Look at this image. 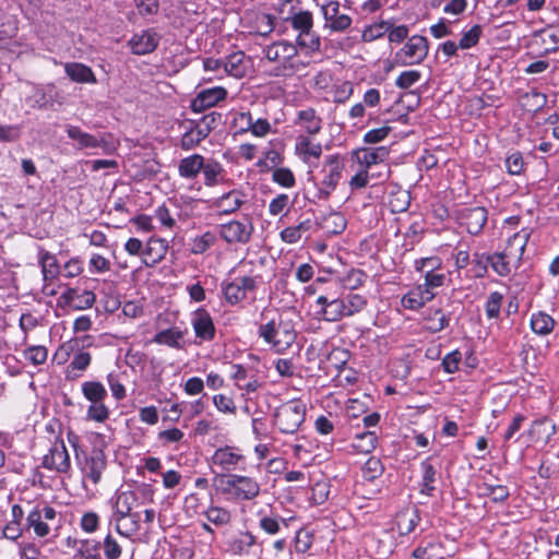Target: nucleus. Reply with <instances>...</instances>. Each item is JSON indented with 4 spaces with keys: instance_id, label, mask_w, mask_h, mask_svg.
I'll return each mask as SVG.
<instances>
[{
    "instance_id": "nucleus-30",
    "label": "nucleus",
    "mask_w": 559,
    "mask_h": 559,
    "mask_svg": "<svg viewBox=\"0 0 559 559\" xmlns=\"http://www.w3.org/2000/svg\"><path fill=\"white\" fill-rule=\"evenodd\" d=\"M66 132L71 140L75 141L78 150L97 148L102 145V141L96 135L84 132L80 127L67 126Z\"/></svg>"
},
{
    "instance_id": "nucleus-39",
    "label": "nucleus",
    "mask_w": 559,
    "mask_h": 559,
    "mask_svg": "<svg viewBox=\"0 0 559 559\" xmlns=\"http://www.w3.org/2000/svg\"><path fill=\"white\" fill-rule=\"evenodd\" d=\"M286 22H288L298 34L313 28V16L310 11L300 10L295 12L286 19Z\"/></svg>"
},
{
    "instance_id": "nucleus-22",
    "label": "nucleus",
    "mask_w": 559,
    "mask_h": 559,
    "mask_svg": "<svg viewBox=\"0 0 559 559\" xmlns=\"http://www.w3.org/2000/svg\"><path fill=\"white\" fill-rule=\"evenodd\" d=\"M106 464L105 453L102 450L95 449L91 452V455L86 457L82 471L93 481V484H97L102 478Z\"/></svg>"
},
{
    "instance_id": "nucleus-45",
    "label": "nucleus",
    "mask_w": 559,
    "mask_h": 559,
    "mask_svg": "<svg viewBox=\"0 0 559 559\" xmlns=\"http://www.w3.org/2000/svg\"><path fill=\"white\" fill-rule=\"evenodd\" d=\"M343 301L345 304L347 317H352L360 312L367 306L366 297L359 294L349 293L346 295V297L343 298Z\"/></svg>"
},
{
    "instance_id": "nucleus-42",
    "label": "nucleus",
    "mask_w": 559,
    "mask_h": 559,
    "mask_svg": "<svg viewBox=\"0 0 559 559\" xmlns=\"http://www.w3.org/2000/svg\"><path fill=\"white\" fill-rule=\"evenodd\" d=\"M377 441L378 438L374 431L357 433L353 442V448L360 453H370L376 449Z\"/></svg>"
},
{
    "instance_id": "nucleus-40",
    "label": "nucleus",
    "mask_w": 559,
    "mask_h": 559,
    "mask_svg": "<svg viewBox=\"0 0 559 559\" xmlns=\"http://www.w3.org/2000/svg\"><path fill=\"white\" fill-rule=\"evenodd\" d=\"M312 227V222L306 219L300 222L296 226H290L281 231V239L287 243H295L301 239V237L308 233Z\"/></svg>"
},
{
    "instance_id": "nucleus-36",
    "label": "nucleus",
    "mask_w": 559,
    "mask_h": 559,
    "mask_svg": "<svg viewBox=\"0 0 559 559\" xmlns=\"http://www.w3.org/2000/svg\"><path fill=\"white\" fill-rule=\"evenodd\" d=\"M530 324L535 334L544 336L554 331L556 322L548 313L538 311L532 314Z\"/></svg>"
},
{
    "instance_id": "nucleus-50",
    "label": "nucleus",
    "mask_w": 559,
    "mask_h": 559,
    "mask_svg": "<svg viewBox=\"0 0 559 559\" xmlns=\"http://www.w3.org/2000/svg\"><path fill=\"white\" fill-rule=\"evenodd\" d=\"M384 467L380 459L371 456L369 457L364 466L362 474L367 480H373L382 475Z\"/></svg>"
},
{
    "instance_id": "nucleus-44",
    "label": "nucleus",
    "mask_w": 559,
    "mask_h": 559,
    "mask_svg": "<svg viewBox=\"0 0 559 559\" xmlns=\"http://www.w3.org/2000/svg\"><path fill=\"white\" fill-rule=\"evenodd\" d=\"M391 26L392 24L388 21H381L369 25L362 31L361 38L365 43H371L388 33Z\"/></svg>"
},
{
    "instance_id": "nucleus-25",
    "label": "nucleus",
    "mask_w": 559,
    "mask_h": 559,
    "mask_svg": "<svg viewBox=\"0 0 559 559\" xmlns=\"http://www.w3.org/2000/svg\"><path fill=\"white\" fill-rule=\"evenodd\" d=\"M168 251V242L162 238H150L143 250V262L145 265L159 263Z\"/></svg>"
},
{
    "instance_id": "nucleus-60",
    "label": "nucleus",
    "mask_w": 559,
    "mask_h": 559,
    "mask_svg": "<svg viewBox=\"0 0 559 559\" xmlns=\"http://www.w3.org/2000/svg\"><path fill=\"white\" fill-rule=\"evenodd\" d=\"M213 403L217 411L224 413V414H235L236 413V405L231 397L225 395V394H216L213 396Z\"/></svg>"
},
{
    "instance_id": "nucleus-8",
    "label": "nucleus",
    "mask_w": 559,
    "mask_h": 559,
    "mask_svg": "<svg viewBox=\"0 0 559 559\" xmlns=\"http://www.w3.org/2000/svg\"><path fill=\"white\" fill-rule=\"evenodd\" d=\"M344 168L345 164L340 155H330L326 158L321 170L323 177L319 188L320 198L326 199L335 190L342 178Z\"/></svg>"
},
{
    "instance_id": "nucleus-48",
    "label": "nucleus",
    "mask_w": 559,
    "mask_h": 559,
    "mask_svg": "<svg viewBox=\"0 0 559 559\" xmlns=\"http://www.w3.org/2000/svg\"><path fill=\"white\" fill-rule=\"evenodd\" d=\"M448 324L449 318L440 309H436L426 318V329L432 333L442 331Z\"/></svg>"
},
{
    "instance_id": "nucleus-62",
    "label": "nucleus",
    "mask_w": 559,
    "mask_h": 559,
    "mask_svg": "<svg viewBox=\"0 0 559 559\" xmlns=\"http://www.w3.org/2000/svg\"><path fill=\"white\" fill-rule=\"evenodd\" d=\"M99 545V543L90 545L88 542H84L83 545L78 549L75 558L80 557L81 559H102V556L98 552Z\"/></svg>"
},
{
    "instance_id": "nucleus-24",
    "label": "nucleus",
    "mask_w": 559,
    "mask_h": 559,
    "mask_svg": "<svg viewBox=\"0 0 559 559\" xmlns=\"http://www.w3.org/2000/svg\"><path fill=\"white\" fill-rule=\"evenodd\" d=\"M204 158L198 153L181 158L178 163V175L186 180H195L204 167Z\"/></svg>"
},
{
    "instance_id": "nucleus-23",
    "label": "nucleus",
    "mask_w": 559,
    "mask_h": 559,
    "mask_svg": "<svg viewBox=\"0 0 559 559\" xmlns=\"http://www.w3.org/2000/svg\"><path fill=\"white\" fill-rule=\"evenodd\" d=\"M389 154L390 150L386 146L359 148L354 153L358 164L367 170L373 165L384 162L389 157Z\"/></svg>"
},
{
    "instance_id": "nucleus-17",
    "label": "nucleus",
    "mask_w": 559,
    "mask_h": 559,
    "mask_svg": "<svg viewBox=\"0 0 559 559\" xmlns=\"http://www.w3.org/2000/svg\"><path fill=\"white\" fill-rule=\"evenodd\" d=\"M487 210L483 206L466 207L460 211L459 219L471 235H478L487 222Z\"/></svg>"
},
{
    "instance_id": "nucleus-13",
    "label": "nucleus",
    "mask_w": 559,
    "mask_h": 559,
    "mask_svg": "<svg viewBox=\"0 0 559 559\" xmlns=\"http://www.w3.org/2000/svg\"><path fill=\"white\" fill-rule=\"evenodd\" d=\"M212 463L222 471L230 473L246 463V456L239 448L225 445L215 450L212 455Z\"/></svg>"
},
{
    "instance_id": "nucleus-64",
    "label": "nucleus",
    "mask_w": 559,
    "mask_h": 559,
    "mask_svg": "<svg viewBox=\"0 0 559 559\" xmlns=\"http://www.w3.org/2000/svg\"><path fill=\"white\" fill-rule=\"evenodd\" d=\"M95 300L96 296L92 290L79 292L73 308L80 310L88 309L94 305Z\"/></svg>"
},
{
    "instance_id": "nucleus-41",
    "label": "nucleus",
    "mask_w": 559,
    "mask_h": 559,
    "mask_svg": "<svg viewBox=\"0 0 559 559\" xmlns=\"http://www.w3.org/2000/svg\"><path fill=\"white\" fill-rule=\"evenodd\" d=\"M202 514L205 515L209 522L216 526L227 525L231 521L230 512L218 506H210L207 509L202 510Z\"/></svg>"
},
{
    "instance_id": "nucleus-49",
    "label": "nucleus",
    "mask_w": 559,
    "mask_h": 559,
    "mask_svg": "<svg viewBox=\"0 0 559 559\" xmlns=\"http://www.w3.org/2000/svg\"><path fill=\"white\" fill-rule=\"evenodd\" d=\"M483 34V28L480 25L476 24L471 29L463 32L462 37L459 41V46L461 49H469L476 46L479 41V38Z\"/></svg>"
},
{
    "instance_id": "nucleus-27",
    "label": "nucleus",
    "mask_w": 559,
    "mask_h": 559,
    "mask_svg": "<svg viewBox=\"0 0 559 559\" xmlns=\"http://www.w3.org/2000/svg\"><path fill=\"white\" fill-rule=\"evenodd\" d=\"M138 503V496L131 490L119 491L112 499L114 513L112 516L124 518V515L133 512Z\"/></svg>"
},
{
    "instance_id": "nucleus-1",
    "label": "nucleus",
    "mask_w": 559,
    "mask_h": 559,
    "mask_svg": "<svg viewBox=\"0 0 559 559\" xmlns=\"http://www.w3.org/2000/svg\"><path fill=\"white\" fill-rule=\"evenodd\" d=\"M218 490L227 500L234 502L252 501L260 496V483L250 476L224 473L217 475Z\"/></svg>"
},
{
    "instance_id": "nucleus-11",
    "label": "nucleus",
    "mask_w": 559,
    "mask_h": 559,
    "mask_svg": "<svg viewBox=\"0 0 559 559\" xmlns=\"http://www.w3.org/2000/svg\"><path fill=\"white\" fill-rule=\"evenodd\" d=\"M253 225L249 219L230 221L219 226V236L227 243H247L253 233Z\"/></svg>"
},
{
    "instance_id": "nucleus-21",
    "label": "nucleus",
    "mask_w": 559,
    "mask_h": 559,
    "mask_svg": "<svg viewBox=\"0 0 559 559\" xmlns=\"http://www.w3.org/2000/svg\"><path fill=\"white\" fill-rule=\"evenodd\" d=\"M317 305L321 307L322 316L325 321L336 322L343 317H347L343 298L329 300L326 296H319Z\"/></svg>"
},
{
    "instance_id": "nucleus-18",
    "label": "nucleus",
    "mask_w": 559,
    "mask_h": 559,
    "mask_svg": "<svg viewBox=\"0 0 559 559\" xmlns=\"http://www.w3.org/2000/svg\"><path fill=\"white\" fill-rule=\"evenodd\" d=\"M159 44V36L154 29H145L134 34L128 45L134 55H146L153 52Z\"/></svg>"
},
{
    "instance_id": "nucleus-28",
    "label": "nucleus",
    "mask_w": 559,
    "mask_h": 559,
    "mask_svg": "<svg viewBox=\"0 0 559 559\" xmlns=\"http://www.w3.org/2000/svg\"><path fill=\"white\" fill-rule=\"evenodd\" d=\"M248 62L242 51H236L224 58V73L236 79H241L247 74Z\"/></svg>"
},
{
    "instance_id": "nucleus-16",
    "label": "nucleus",
    "mask_w": 559,
    "mask_h": 559,
    "mask_svg": "<svg viewBox=\"0 0 559 559\" xmlns=\"http://www.w3.org/2000/svg\"><path fill=\"white\" fill-rule=\"evenodd\" d=\"M227 97L226 88L215 86L200 91L191 102V109L194 112H202L207 108L217 105Z\"/></svg>"
},
{
    "instance_id": "nucleus-56",
    "label": "nucleus",
    "mask_w": 559,
    "mask_h": 559,
    "mask_svg": "<svg viewBox=\"0 0 559 559\" xmlns=\"http://www.w3.org/2000/svg\"><path fill=\"white\" fill-rule=\"evenodd\" d=\"M103 548L106 559H119L121 557L122 547L110 534L105 537Z\"/></svg>"
},
{
    "instance_id": "nucleus-61",
    "label": "nucleus",
    "mask_w": 559,
    "mask_h": 559,
    "mask_svg": "<svg viewBox=\"0 0 559 559\" xmlns=\"http://www.w3.org/2000/svg\"><path fill=\"white\" fill-rule=\"evenodd\" d=\"M506 168L510 175H520L524 168L522 154L520 152L510 154L506 159Z\"/></svg>"
},
{
    "instance_id": "nucleus-7",
    "label": "nucleus",
    "mask_w": 559,
    "mask_h": 559,
    "mask_svg": "<svg viewBox=\"0 0 559 559\" xmlns=\"http://www.w3.org/2000/svg\"><path fill=\"white\" fill-rule=\"evenodd\" d=\"M222 115L216 111L204 115L193 127L187 130L180 140V147L190 151L198 146L221 122Z\"/></svg>"
},
{
    "instance_id": "nucleus-15",
    "label": "nucleus",
    "mask_w": 559,
    "mask_h": 559,
    "mask_svg": "<svg viewBox=\"0 0 559 559\" xmlns=\"http://www.w3.org/2000/svg\"><path fill=\"white\" fill-rule=\"evenodd\" d=\"M322 14L325 21L324 27L332 32H344L352 25V17L340 13V3L336 1L322 5Z\"/></svg>"
},
{
    "instance_id": "nucleus-53",
    "label": "nucleus",
    "mask_w": 559,
    "mask_h": 559,
    "mask_svg": "<svg viewBox=\"0 0 559 559\" xmlns=\"http://www.w3.org/2000/svg\"><path fill=\"white\" fill-rule=\"evenodd\" d=\"M441 267V260L438 257L421 258L415 261V269L421 273H435Z\"/></svg>"
},
{
    "instance_id": "nucleus-43",
    "label": "nucleus",
    "mask_w": 559,
    "mask_h": 559,
    "mask_svg": "<svg viewBox=\"0 0 559 559\" xmlns=\"http://www.w3.org/2000/svg\"><path fill=\"white\" fill-rule=\"evenodd\" d=\"M296 41L298 47L307 49L309 52L320 50V36L313 31V28H311V31H306L305 33L298 34Z\"/></svg>"
},
{
    "instance_id": "nucleus-55",
    "label": "nucleus",
    "mask_w": 559,
    "mask_h": 559,
    "mask_svg": "<svg viewBox=\"0 0 559 559\" xmlns=\"http://www.w3.org/2000/svg\"><path fill=\"white\" fill-rule=\"evenodd\" d=\"M421 78V73L417 70H408L402 72L395 80L399 88L406 90L417 83Z\"/></svg>"
},
{
    "instance_id": "nucleus-58",
    "label": "nucleus",
    "mask_w": 559,
    "mask_h": 559,
    "mask_svg": "<svg viewBox=\"0 0 559 559\" xmlns=\"http://www.w3.org/2000/svg\"><path fill=\"white\" fill-rule=\"evenodd\" d=\"M462 360V353L459 349L447 354L442 359V367L447 373H454L459 370Z\"/></svg>"
},
{
    "instance_id": "nucleus-38",
    "label": "nucleus",
    "mask_w": 559,
    "mask_h": 559,
    "mask_svg": "<svg viewBox=\"0 0 559 559\" xmlns=\"http://www.w3.org/2000/svg\"><path fill=\"white\" fill-rule=\"evenodd\" d=\"M183 338V332L177 328H170L156 333L153 342L159 345H166L174 348H180V341Z\"/></svg>"
},
{
    "instance_id": "nucleus-2",
    "label": "nucleus",
    "mask_w": 559,
    "mask_h": 559,
    "mask_svg": "<svg viewBox=\"0 0 559 559\" xmlns=\"http://www.w3.org/2000/svg\"><path fill=\"white\" fill-rule=\"evenodd\" d=\"M263 53L269 61L278 63L273 71L275 76H292L306 68L305 62L295 59L298 55V49L290 41L280 40L267 45L263 49Z\"/></svg>"
},
{
    "instance_id": "nucleus-26",
    "label": "nucleus",
    "mask_w": 559,
    "mask_h": 559,
    "mask_svg": "<svg viewBox=\"0 0 559 559\" xmlns=\"http://www.w3.org/2000/svg\"><path fill=\"white\" fill-rule=\"evenodd\" d=\"M295 152L305 163H310L312 158L318 159L321 156L322 145L312 142L308 135L300 134L296 139Z\"/></svg>"
},
{
    "instance_id": "nucleus-33",
    "label": "nucleus",
    "mask_w": 559,
    "mask_h": 559,
    "mask_svg": "<svg viewBox=\"0 0 559 559\" xmlns=\"http://www.w3.org/2000/svg\"><path fill=\"white\" fill-rule=\"evenodd\" d=\"M420 521L417 509H407L400 512L396 516V526L400 535L411 534Z\"/></svg>"
},
{
    "instance_id": "nucleus-54",
    "label": "nucleus",
    "mask_w": 559,
    "mask_h": 559,
    "mask_svg": "<svg viewBox=\"0 0 559 559\" xmlns=\"http://www.w3.org/2000/svg\"><path fill=\"white\" fill-rule=\"evenodd\" d=\"M252 115L250 111L236 112L233 119V126L237 129V133L243 134L250 131L252 127Z\"/></svg>"
},
{
    "instance_id": "nucleus-52",
    "label": "nucleus",
    "mask_w": 559,
    "mask_h": 559,
    "mask_svg": "<svg viewBox=\"0 0 559 559\" xmlns=\"http://www.w3.org/2000/svg\"><path fill=\"white\" fill-rule=\"evenodd\" d=\"M502 300H503V295L499 292H493L489 295V297L485 304L486 316L489 319L499 317Z\"/></svg>"
},
{
    "instance_id": "nucleus-20",
    "label": "nucleus",
    "mask_w": 559,
    "mask_h": 559,
    "mask_svg": "<svg viewBox=\"0 0 559 559\" xmlns=\"http://www.w3.org/2000/svg\"><path fill=\"white\" fill-rule=\"evenodd\" d=\"M245 203V194L239 190H231L223 195L216 198L213 201V207L217 210L219 214H231L238 211Z\"/></svg>"
},
{
    "instance_id": "nucleus-63",
    "label": "nucleus",
    "mask_w": 559,
    "mask_h": 559,
    "mask_svg": "<svg viewBox=\"0 0 559 559\" xmlns=\"http://www.w3.org/2000/svg\"><path fill=\"white\" fill-rule=\"evenodd\" d=\"M271 123L265 118L252 119V127L250 131L252 135L257 138H264L271 132Z\"/></svg>"
},
{
    "instance_id": "nucleus-29",
    "label": "nucleus",
    "mask_w": 559,
    "mask_h": 559,
    "mask_svg": "<svg viewBox=\"0 0 559 559\" xmlns=\"http://www.w3.org/2000/svg\"><path fill=\"white\" fill-rule=\"evenodd\" d=\"M118 534L123 537H131L140 531L141 515L139 512H130L124 518L112 516Z\"/></svg>"
},
{
    "instance_id": "nucleus-31",
    "label": "nucleus",
    "mask_w": 559,
    "mask_h": 559,
    "mask_svg": "<svg viewBox=\"0 0 559 559\" xmlns=\"http://www.w3.org/2000/svg\"><path fill=\"white\" fill-rule=\"evenodd\" d=\"M201 174L203 175L204 185L206 187H215L223 181L225 170L219 162L213 158H204V167Z\"/></svg>"
},
{
    "instance_id": "nucleus-32",
    "label": "nucleus",
    "mask_w": 559,
    "mask_h": 559,
    "mask_svg": "<svg viewBox=\"0 0 559 559\" xmlns=\"http://www.w3.org/2000/svg\"><path fill=\"white\" fill-rule=\"evenodd\" d=\"M67 75L78 83H96L92 69L83 63L70 62L64 67Z\"/></svg>"
},
{
    "instance_id": "nucleus-51",
    "label": "nucleus",
    "mask_w": 559,
    "mask_h": 559,
    "mask_svg": "<svg viewBox=\"0 0 559 559\" xmlns=\"http://www.w3.org/2000/svg\"><path fill=\"white\" fill-rule=\"evenodd\" d=\"M24 357L34 366H39L47 360L48 350L45 346H31L24 350Z\"/></svg>"
},
{
    "instance_id": "nucleus-46",
    "label": "nucleus",
    "mask_w": 559,
    "mask_h": 559,
    "mask_svg": "<svg viewBox=\"0 0 559 559\" xmlns=\"http://www.w3.org/2000/svg\"><path fill=\"white\" fill-rule=\"evenodd\" d=\"M216 236L212 231H205L192 240L190 251L193 254H202L214 246Z\"/></svg>"
},
{
    "instance_id": "nucleus-59",
    "label": "nucleus",
    "mask_w": 559,
    "mask_h": 559,
    "mask_svg": "<svg viewBox=\"0 0 559 559\" xmlns=\"http://www.w3.org/2000/svg\"><path fill=\"white\" fill-rule=\"evenodd\" d=\"M438 548L437 544L428 542L425 546L420 545L415 548L412 555L415 559H442L435 552Z\"/></svg>"
},
{
    "instance_id": "nucleus-10",
    "label": "nucleus",
    "mask_w": 559,
    "mask_h": 559,
    "mask_svg": "<svg viewBox=\"0 0 559 559\" xmlns=\"http://www.w3.org/2000/svg\"><path fill=\"white\" fill-rule=\"evenodd\" d=\"M56 510L48 504H37L28 513L26 518L27 528H33L37 537H46L50 533V526L48 522L56 519Z\"/></svg>"
},
{
    "instance_id": "nucleus-47",
    "label": "nucleus",
    "mask_w": 559,
    "mask_h": 559,
    "mask_svg": "<svg viewBox=\"0 0 559 559\" xmlns=\"http://www.w3.org/2000/svg\"><path fill=\"white\" fill-rule=\"evenodd\" d=\"M510 258L504 251L490 255V265L500 276H508L511 273Z\"/></svg>"
},
{
    "instance_id": "nucleus-4",
    "label": "nucleus",
    "mask_w": 559,
    "mask_h": 559,
    "mask_svg": "<svg viewBox=\"0 0 559 559\" xmlns=\"http://www.w3.org/2000/svg\"><path fill=\"white\" fill-rule=\"evenodd\" d=\"M260 337L277 350H284L293 344L296 338L295 331L288 322H284L281 317L272 318L266 323L261 324L258 330Z\"/></svg>"
},
{
    "instance_id": "nucleus-14",
    "label": "nucleus",
    "mask_w": 559,
    "mask_h": 559,
    "mask_svg": "<svg viewBox=\"0 0 559 559\" xmlns=\"http://www.w3.org/2000/svg\"><path fill=\"white\" fill-rule=\"evenodd\" d=\"M191 324L198 338L211 342L215 337L216 329L213 319L205 308H198L192 313Z\"/></svg>"
},
{
    "instance_id": "nucleus-34",
    "label": "nucleus",
    "mask_w": 559,
    "mask_h": 559,
    "mask_svg": "<svg viewBox=\"0 0 559 559\" xmlns=\"http://www.w3.org/2000/svg\"><path fill=\"white\" fill-rule=\"evenodd\" d=\"M528 237L530 234L525 229L514 234L509 238L504 252L513 260L520 261L524 253Z\"/></svg>"
},
{
    "instance_id": "nucleus-37",
    "label": "nucleus",
    "mask_w": 559,
    "mask_h": 559,
    "mask_svg": "<svg viewBox=\"0 0 559 559\" xmlns=\"http://www.w3.org/2000/svg\"><path fill=\"white\" fill-rule=\"evenodd\" d=\"M420 468L423 472L420 492L427 496H432L436 489L435 483L437 480V471L429 459L421 462Z\"/></svg>"
},
{
    "instance_id": "nucleus-6",
    "label": "nucleus",
    "mask_w": 559,
    "mask_h": 559,
    "mask_svg": "<svg viewBox=\"0 0 559 559\" xmlns=\"http://www.w3.org/2000/svg\"><path fill=\"white\" fill-rule=\"evenodd\" d=\"M429 52V41L421 35L411 36L404 46L394 56L395 64L400 67L417 66L423 63Z\"/></svg>"
},
{
    "instance_id": "nucleus-19",
    "label": "nucleus",
    "mask_w": 559,
    "mask_h": 559,
    "mask_svg": "<svg viewBox=\"0 0 559 559\" xmlns=\"http://www.w3.org/2000/svg\"><path fill=\"white\" fill-rule=\"evenodd\" d=\"M294 124L304 130L308 135H316L322 129V119L314 108L306 107L297 111Z\"/></svg>"
},
{
    "instance_id": "nucleus-12",
    "label": "nucleus",
    "mask_w": 559,
    "mask_h": 559,
    "mask_svg": "<svg viewBox=\"0 0 559 559\" xmlns=\"http://www.w3.org/2000/svg\"><path fill=\"white\" fill-rule=\"evenodd\" d=\"M43 466L46 469L60 474H67L71 469V460L62 440L52 444L49 452L43 457Z\"/></svg>"
},
{
    "instance_id": "nucleus-57",
    "label": "nucleus",
    "mask_w": 559,
    "mask_h": 559,
    "mask_svg": "<svg viewBox=\"0 0 559 559\" xmlns=\"http://www.w3.org/2000/svg\"><path fill=\"white\" fill-rule=\"evenodd\" d=\"M273 181L285 188H292L295 186V177L288 168H276L272 174Z\"/></svg>"
},
{
    "instance_id": "nucleus-9",
    "label": "nucleus",
    "mask_w": 559,
    "mask_h": 559,
    "mask_svg": "<svg viewBox=\"0 0 559 559\" xmlns=\"http://www.w3.org/2000/svg\"><path fill=\"white\" fill-rule=\"evenodd\" d=\"M221 286L226 302L236 306L247 298L248 292L257 289V281L252 276H240L230 282L225 281Z\"/></svg>"
},
{
    "instance_id": "nucleus-5",
    "label": "nucleus",
    "mask_w": 559,
    "mask_h": 559,
    "mask_svg": "<svg viewBox=\"0 0 559 559\" xmlns=\"http://www.w3.org/2000/svg\"><path fill=\"white\" fill-rule=\"evenodd\" d=\"M306 418V405L301 401H288L275 413V425L283 433H295Z\"/></svg>"
},
{
    "instance_id": "nucleus-3",
    "label": "nucleus",
    "mask_w": 559,
    "mask_h": 559,
    "mask_svg": "<svg viewBox=\"0 0 559 559\" xmlns=\"http://www.w3.org/2000/svg\"><path fill=\"white\" fill-rule=\"evenodd\" d=\"M83 396L91 403L86 411V418L96 423H104L109 418L110 411L104 401L107 390L99 381H85L81 384Z\"/></svg>"
},
{
    "instance_id": "nucleus-35",
    "label": "nucleus",
    "mask_w": 559,
    "mask_h": 559,
    "mask_svg": "<svg viewBox=\"0 0 559 559\" xmlns=\"http://www.w3.org/2000/svg\"><path fill=\"white\" fill-rule=\"evenodd\" d=\"M39 264L41 267L43 278L45 283L51 282L60 273V267L55 254L49 251H40L39 253Z\"/></svg>"
}]
</instances>
